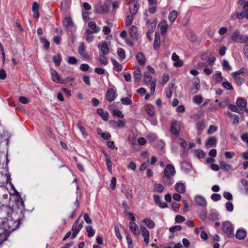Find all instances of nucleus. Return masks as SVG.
<instances>
[{"mask_svg": "<svg viewBox=\"0 0 248 248\" xmlns=\"http://www.w3.org/2000/svg\"><path fill=\"white\" fill-rule=\"evenodd\" d=\"M175 190L180 193H183L186 191L185 186L183 183H178L175 186Z\"/></svg>", "mask_w": 248, "mask_h": 248, "instance_id": "20", "label": "nucleus"}, {"mask_svg": "<svg viewBox=\"0 0 248 248\" xmlns=\"http://www.w3.org/2000/svg\"><path fill=\"white\" fill-rule=\"evenodd\" d=\"M152 79V76L150 73L148 72H145L143 75V80L146 83H149Z\"/></svg>", "mask_w": 248, "mask_h": 248, "instance_id": "38", "label": "nucleus"}, {"mask_svg": "<svg viewBox=\"0 0 248 248\" xmlns=\"http://www.w3.org/2000/svg\"><path fill=\"white\" fill-rule=\"evenodd\" d=\"M226 208L227 211L232 212L233 209V205L232 202H228L226 203Z\"/></svg>", "mask_w": 248, "mask_h": 248, "instance_id": "57", "label": "nucleus"}, {"mask_svg": "<svg viewBox=\"0 0 248 248\" xmlns=\"http://www.w3.org/2000/svg\"><path fill=\"white\" fill-rule=\"evenodd\" d=\"M111 123H113L115 126L118 127L123 128L125 125V122L121 120H119L118 122L112 121Z\"/></svg>", "mask_w": 248, "mask_h": 248, "instance_id": "37", "label": "nucleus"}, {"mask_svg": "<svg viewBox=\"0 0 248 248\" xmlns=\"http://www.w3.org/2000/svg\"><path fill=\"white\" fill-rule=\"evenodd\" d=\"M244 17H245V16H244V14L243 13V12L241 13H236L232 15L231 16V18L232 20H235L236 18L242 19Z\"/></svg>", "mask_w": 248, "mask_h": 248, "instance_id": "39", "label": "nucleus"}, {"mask_svg": "<svg viewBox=\"0 0 248 248\" xmlns=\"http://www.w3.org/2000/svg\"><path fill=\"white\" fill-rule=\"evenodd\" d=\"M133 20V16H128L126 17L125 24L126 26L131 25Z\"/></svg>", "mask_w": 248, "mask_h": 248, "instance_id": "58", "label": "nucleus"}, {"mask_svg": "<svg viewBox=\"0 0 248 248\" xmlns=\"http://www.w3.org/2000/svg\"><path fill=\"white\" fill-rule=\"evenodd\" d=\"M98 61L102 65H106L108 63V60L104 54L99 56Z\"/></svg>", "mask_w": 248, "mask_h": 248, "instance_id": "41", "label": "nucleus"}, {"mask_svg": "<svg viewBox=\"0 0 248 248\" xmlns=\"http://www.w3.org/2000/svg\"><path fill=\"white\" fill-rule=\"evenodd\" d=\"M134 77L136 81H139L140 79L141 74L139 67H136L134 73Z\"/></svg>", "mask_w": 248, "mask_h": 248, "instance_id": "26", "label": "nucleus"}, {"mask_svg": "<svg viewBox=\"0 0 248 248\" xmlns=\"http://www.w3.org/2000/svg\"><path fill=\"white\" fill-rule=\"evenodd\" d=\"M247 235V233L244 230L240 229L236 232L235 236L240 240L244 239Z\"/></svg>", "mask_w": 248, "mask_h": 248, "instance_id": "23", "label": "nucleus"}, {"mask_svg": "<svg viewBox=\"0 0 248 248\" xmlns=\"http://www.w3.org/2000/svg\"><path fill=\"white\" fill-rule=\"evenodd\" d=\"M178 13L176 10L171 11L169 15L170 21L173 23L177 17Z\"/></svg>", "mask_w": 248, "mask_h": 248, "instance_id": "29", "label": "nucleus"}, {"mask_svg": "<svg viewBox=\"0 0 248 248\" xmlns=\"http://www.w3.org/2000/svg\"><path fill=\"white\" fill-rule=\"evenodd\" d=\"M116 178L115 177H112L111 180V182H110V188L114 190L116 187Z\"/></svg>", "mask_w": 248, "mask_h": 248, "instance_id": "59", "label": "nucleus"}, {"mask_svg": "<svg viewBox=\"0 0 248 248\" xmlns=\"http://www.w3.org/2000/svg\"><path fill=\"white\" fill-rule=\"evenodd\" d=\"M129 33L131 38L134 40L138 39L139 33L138 31V28L135 26H132L130 29Z\"/></svg>", "mask_w": 248, "mask_h": 248, "instance_id": "13", "label": "nucleus"}, {"mask_svg": "<svg viewBox=\"0 0 248 248\" xmlns=\"http://www.w3.org/2000/svg\"><path fill=\"white\" fill-rule=\"evenodd\" d=\"M112 114L113 115H116L119 118H123L124 117V115L123 114L122 112L118 110H116V109L113 110Z\"/></svg>", "mask_w": 248, "mask_h": 248, "instance_id": "56", "label": "nucleus"}, {"mask_svg": "<svg viewBox=\"0 0 248 248\" xmlns=\"http://www.w3.org/2000/svg\"><path fill=\"white\" fill-rule=\"evenodd\" d=\"M79 218L74 223L73 227H72V231H73V233L71 235V238L74 239L78 233L79 232L80 229L82 228V226L78 227V223L79 222Z\"/></svg>", "mask_w": 248, "mask_h": 248, "instance_id": "7", "label": "nucleus"}, {"mask_svg": "<svg viewBox=\"0 0 248 248\" xmlns=\"http://www.w3.org/2000/svg\"><path fill=\"white\" fill-rule=\"evenodd\" d=\"M136 59L140 65H144L145 63V58L143 53L138 52L136 55Z\"/></svg>", "mask_w": 248, "mask_h": 248, "instance_id": "25", "label": "nucleus"}, {"mask_svg": "<svg viewBox=\"0 0 248 248\" xmlns=\"http://www.w3.org/2000/svg\"><path fill=\"white\" fill-rule=\"evenodd\" d=\"M97 114L100 116L102 119L105 121H107L108 118V113L107 112H104L102 108H98L97 110Z\"/></svg>", "mask_w": 248, "mask_h": 248, "instance_id": "21", "label": "nucleus"}, {"mask_svg": "<svg viewBox=\"0 0 248 248\" xmlns=\"http://www.w3.org/2000/svg\"><path fill=\"white\" fill-rule=\"evenodd\" d=\"M114 69L117 72H121L122 70V66L117 61L114 59L111 60Z\"/></svg>", "mask_w": 248, "mask_h": 248, "instance_id": "34", "label": "nucleus"}, {"mask_svg": "<svg viewBox=\"0 0 248 248\" xmlns=\"http://www.w3.org/2000/svg\"><path fill=\"white\" fill-rule=\"evenodd\" d=\"M180 124L177 121H174L172 123L171 127V132L173 135H177L180 130Z\"/></svg>", "mask_w": 248, "mask_h": 248, "instance_id": "8", "label": "nucleus"}, {"mask_svg": "<svg viewBox=\"0 0 248 248\" xmlns=\"http://www.w3.org/2000/svg\"><path fill=\"white\" fill-rule=\"evenodd\" d=\"M97 134L100 135L102 138L105 140H108L111 135L109 133H103L101 129L98 128L97 129Z\"/></svg>", "mask_w": 248, "mask_h": 248, "instance_id": "30", "label": "nucleus"}, {"mask_svg": "<svg viewBox=\"0 0 248 248\" xmlns=\"http://www.w3.org/2000/svg\"><path fill=\"white\" fill-rule=\"evenodd\" d=\"M88 25L89 27L93 31L94 33H97L100 30V28L97 26L95 23L93 21L89 22Z\"/></svg>", "mask_w": 248, "mask_h": 248, "instance_id": "27", "label": "nucleus"}, {"mask_svg": "<svg viewBox=\"0 0 248 248\" xmlns=\"http://www.w3.org/2000/svg\"><path fill=\"white\" fill-rule=\"evenodd\" d=\"M140 230L142 232V236L144 237H147L149 236V231L144 226H140Z\"/></svg>", "mask_w": 248, "mask_h": 248, "instance_id": "48", "label": "nucleus"}, {"mask_svg": "<svg viewBox=\"0 0 248 248\" xmlns=\"http://www.w3.org/2000/svg\"><path fill=\"white\" fill-rule=\"evenodd\" d=\"M107 166L109 172H111L112 170V163L110 159V157H107V158L105 159Z\"/></svg>", "mask_w": 248, "mask_h": 248, "instance_id": "52", "label": "nucleus"}, {"mask_svg": "<svg viewBox=\"0 0 248 248\" xmlns=\"http://www.w3.org/2000/svg\"><path fill=\"white\" fill-rule=\"evenodd\" d=\"M203 101V97L200 95H196L193 98V102L197 104H200Z\"/></svg>", "mask_w": 248, "mask_h": 248, "instance_id": "45", "label": "nucleus"}, {"mask_svg": "<svg viewBox=\"0 0 248 248\" xmlns=\"http://www.w3.org/2000/svg\"><path fill=\"white\" fill-rule=\"evenodd\" d=\"M222 85L224 88L227 90H231L233 89L232 86L228 81L223 82Z\"/></svg>", "mask_w": 248, "mask_h": 248, "instance_id": "54", "label": "nucleus"}, {"mask_svg": "<svg viewBox=\"0 0 248 248\" xmlns=\"http://www.w3.org/2000/svg\"><path fill=\"white\" fill-rule=\"evenodd\" d=\"M129 227L130 231L135 234L139 235L140 231L138 225L134 222H130L129 223Z\"/></svg>", "mask_w": 248, "mask_h": 248, "instance_id": "15", "label": "nucleus"}, {"mask_svg": "<svg viewBox=\"0 0 248 248\" xmlns=\"http://www.w3.org/2000/svg\"><path fill=\"white\" fill-rule=\"evenodd\" d=\"M67 62L69 64H75L77 62V60L74 57H69Z\"/></svg>", "mask_w": 248, "mask_h": 248, "instance_id": "63", "label": "nucleus"}, {"mask_svg": "<svg viewBox=\"0 0 248 248\" xmlns=\"http://www.w3.org/2000/svg\"><path fill=\"white\" fill-rule=\"evenodd\" d=\"M175 173L174 167L172 165H167L164 169L162 176L163 182L168 186H171L173 183V177Z\"/></svg>", "mask_w": 248, "mask_h": 248, "instance_id": "1", "label": "nucleus"}, {"mask_svg": "<svg viewBox=\"0 0 248 248\" xmlns=\"http://www.w3.org/2000/svg\"><path fill=\"white\" fill-rule=\"evenodd\" d=\"M142 222L145 223L147 227H148L150 229L154 228L155 226V222L152 220L149 219L148 218H144Z\"/></svg>", "mask_w": 248, "mask_h": 248, "instance_id": "28", "label": "nucleus"}, {"mask_svg": "<svg viewBox=\"0 0 248 248\" xmlns=\"http://www.w3.org/2000/svg\"><path fill=\"white\" fill-rule=\"evenodd\" d=\"M238 108H245L247 106V101L243 98H238L236 102Z\"/></svg>", "mask_w": 248, "mask_h": 248, "instance_id": "24", "label": "nucleus"}, {"mask_svg": "<svg viewBox=\"0 0 248 248\" xmlns=\"http://www.w3.org/2000/svg\"><path fill=\"white\" fill-rule=\"evenodd\" d=\"M211 199L214 201H218L221 199V196L219 194H213L211 195Z\"/></svg>", "mask_w": 248, "mask_h": 248, "instance_id": "64", "label": "nucleus"}, {"mask_svg": "<svg viewBox=\"0 0 248 248\" xmlns=\"http://www.w3.org/2000/svg\"><path fill=\"white\" fill-rule=\"evenodd\" d=\"M129 11L132 15H134L139 9L138 2L137 0H130Z\"/></svg>", "mask_w": 248, "mask_h": 248, "instance_id": "5", "label": "nucleus"}, {"mask_svg": "<svg viewBox=\"0 0 248 248\" xmlns=\"http://www.w3.org/2000/svg\"><path fill=\"white\" fill-rule=\"evenodd\" d=\"M168 27V25L167 21H164L162 22L160 28V31L162 34H164L166 32Z\"/></svg>", "mask_w": 248, "mask_h": 248, "instance_id": "42", "label": "nucleus"}, {"mask_svg": "<svg viewBox=\"0 0 248 248\" xmlns=\"http://www.w3.org/2000/svg\"><path fill=\"white\" fill-rule=\"evenodd\" d=\"M182 227V226L180 225H176L173 226L172 227H170L169 229V231L170 232L173 233L177 231H180L181 230Z\"/></svg>", "mask_w": 248, "mask_h": 248, "instance_id": "49", "label": "nucleus"}, {"mask_svg": "<svg viewBox=\"0 0 248 248\" xmlns=\"http://www.w3.org/2000/svg\"><path fill=\"white\" fill-rule=\"evenodd\" d=\"M185 218L181 215H177L175 217V220L177 223H181L185 220Z\"/></svg>", "mask_w": 248, "mask_h": 248, "instance_id": "61", "label": "nucleus"}, {"mask_svg": "<svg viewBox=\"0 0 248 248\" xmlns=\"http://www.w3.org/2000/svg\"><path fill=\"white\" fill-rule=\"evenodd\" d=\"M222 230L229 237H232L234 235L233 227L230 222L227 221L223 224Z\"/></svg>", "mask_w": 248, "mask_h": 248, "instance_id": "3", "label": "nucleus"}, {"mask_svg": "<svg viewBox=\"0 0 248 248\" xmlns=\"http://www.w3.org/2000/svg\"><path fill=\"white\" fill-rule=\"evenodd\" d=\"M213 78L216 82H220L223 78L221 73L220 72H217V73L213 75Z\"/></svg>", "mask_w": 248, "mask_h": 248, "instance_id": "35", "label": "nucleus"}, {"mask_svg": "<svg viewBox=\"0 0 248 248\" xmlns=\"http://www.w3.org/2000/svg\"><path fill=\"white\" fill-rule=\"evenodd\" d=\"M232 75L238 85H241L244 82V77L237 74V73H232Z\"/></svg>", "mask_w": 248, "mask_h": 248, "instance_id": "12", "label": "nucleus"}, {"mask_svg": "<svg viewBox=\"0 0 248 248\" xmlns=\"http://www.w3.org/2000/svg\"><path fill=\"white\" fill-rule=\"evenodd\" d=\"M41 41L42 43L43 44L44 48L46 49L49 48L50 43L45 37L41 38Z\"/></svg>", "mask_w": 248, "mask_h": 248, "instance_id": "46", "label": "nucleus"}, {"mask_svg": "<svg viewBox=\"0 0 248 248\" xmlns=\"http://www.w3.org/2000/svg\"><path fill=\"white\" fill-rule=\"evenodd\" d=\"M107 100L110 102L113 101L115 98V92L112 89H109L106 94Z\"/></svg>", "mask_w": 248, "mask_h": 248, "instance_id": "18", "label": "nucleus"}, {"mask_svg": "<svg viewBox=\"0 0 248 248\" xmlns=\"http://www.w3.org/2000/svg\"><path fill=\"white\" fill-rule=\"evenodd\" d=\"M131 95H129V97H123L121 99V103L124 105H130L132 104V101L131 99Z\"/></svg>", "mask_w": 248, "mask_h": 248, "instance_id": "32", "label": "nucleus"}, {"mask_svg": "<svg viewBox=\"0 0 248 248\" xmlns=\"http://www.w3.org/2000/svg\"><path fill=\"white\" fill-rule=\"evenodd\" d=\"M86 231L88 232V236L89 237L93 236L94 234V230H93L92 226H87L86 227Z\"/></svg>", "mask_w": 248, "mask_h": 248, "instance_id": "47", "label": "nucleus"}, {"mask_svg": "<svg viewBox=\"0 0 248 248\" xmlns=\"http://www.w3.org/2000/svg\"><path fill=\"white\" fill-rule=\"evenodd\" d=\"M50 74L52 77V79L54 82L61 84L65 83V81L61 78L60 76L56 70L51 69Z\"/></svg>", "mask_w": 248, "mask_h": 248, "instance_id": "4", "label": "nucleus"}, {"mask_svg": "<svg viewBox=\"0 0 248 248\" xmlns=\"http://www.w3.org/2000/svg\"><path fill=\"white\" fill-rule=\"evenodd\" d=\"M39 6L37 2H34L32 6V11L33 13V16L35 18H38L39 17Z\"/></svg>", "mask_w": 248, "mask_h": 248, "instance_id": "17", "label": "nucleus"}, {"mask_svg": "<svg viewBox=\"0 0 248 248\" xmlns=\"http://www.w3.org/2000/svg\"><path fill=\"white\" fill-rule=\"evenodd\" d=\"M219 166L221 169L226 171H233L234 169L232 165L227 164L223 161L219 162Z\"/></svg>", "mask_w": 248, "mask_h": 248, "instance_id": "14", "label": "nucleus"}, {"mask_svg": "<svg viewBox=\"0 0 248 248\" xmlns=\"http://www.w3.org/2000/svg\"><path fill=\"white\" fill-rule=\"evenodd\" d=\"M234 73H237V74L242 76L243 77H246L247 76V73L244 68H241L238 71H236Z\"/></svg>", "mask_w": 248, "mask_h": 248, "instance_id": "62", "label": "nucleus"}, {"mask_svg": "<svg viewBox=\"0 0 248 248\" xmlns=\"http://www.w3.org/2000/svg\"><path fill=\"white\" fill-rule=\"evenodd\" d=\"M126 238L127 242L128 243V247L129 248H133V245L132 243V239L129 235L127 233L126 234Z\"/></svg>", "mask_w": 248, "mask_h": 248, "instance_id": "51", "label": "nucleus"}, {"mask_svg": "<svg viewBox=\"0 0 248 248\" xmlns=\"http://www.w3.org/2000/svg\"><path fill=\"white\" fill-rule=\"evenodd\" d=\"M222 66H223V69L226 71H229V70H231L232 69V67L230 65L229 62L226 60H223Z\"/></svg>", "mask_w": 248, "mask_h": 248, "instance_id": "44", "label": "nucleus"}, {"mask_svg": "<svg viewBox=\"0 0 248 248\" xmlns=\"http://www.w3.org/2000/svg\"><path fill=\"white\" fill-rule=\"evenodd\" d=\"M195 201L198 205L201 206L205 207L207 205L206 201L201 196H196L195 197Z\"/></svg>", "mask_w": 248, "mask_h": 248, "instance_id": "11", "label": "nucleus"}, {"mask_svg": "<svg viewBox=\"0 0 248 248\" xmlns=\"http://www.w3.org/2000/svg\"><path fill=\"white\" fill-rule=\"evenodd\" d=\"M217 130V128L216 126L211 125L209 126L208 130H207V133L208 134H211L213 133L216 132Z\"/></svg>", "mask_w": 248, "mask_h": 248, "instance_id": "60", "label": "nucleus"}, {"mask_svg": "<svg viewBox=\"0 0 248 248\" xmlns=\"http://www.w3.org/2000/svg\"><path fill=\"white\" fill-rule=\"evenodd\" d=\"M231 39L234 42L244 44L248 42V35L241 33L240 31L237 29L232 32Z\"/></svg>", "mask_w": 248, "mask_h": 248, "instance_id": "2", "label": "nucleus"}, {"mask_svg": "<svg viewBox=\"0 0 248 248\" xmlns=\"http://www.w3.org/2000/svg\"><path fill=\"white\" fill-rule=\"evenodd\" d=\"M171 58L172 60L174 62L173 65L175 67H179L183 66V61L180 60L179 57L175 53H172Z\"/></svg>", "mask_w": 248, "mask_h": 248, "instance_id": "9", "label": "nucleus"}, {"mask_svg": "<svg viewBox=\"0 0 248 248\" xmlns=\"http://www.w3.org/2000/svg\"><path fill=\"white\" fill-rule=\"evenodd\" d=\"M164 189V186L160 184H156L154 186V191L157 192L162 193Z\"/></svg>", "mask_w": 248, "mask_h": 248, "instance_id": "36", "label": "nucleus"}, {"mask_svg": "<svg viewBox=\"0 0 248 248\" xmlns=\"http://www.w3.org/2000/svg\"><path fill=\"white\" fill-rule=\"evenodd\" d=\"M78 53L82 56L84 59L86 60H90L91 57L88 55L86 52V47L83 43L80 44V46L78 49Z\"/></svg>", "mask_w": 248, "mask_h": 248, "instance_id": "6", "label": "nucleus"}, {"mask_svg": "<svg viewBox=\"0 0 248 248\" xmlns=\"http://www.w3.org/2000/svg\"><path fill=\"white\" fill-rule=\"evenodd\" d=\"M229 108L233 112H237L238 113H242V112H241V109H239L237 106H235L234 105L232 104H229Z\"/></svg>", "mask_w": 248, "mask_h": 248, "instance_id": "43", "label": "nucleus"}, {"mask_svg": "<svg viewBox=\"0 0 248 248\" xmlns=\"http://www.w3.org/2000/svg\"><path fill=\"white\" fill-rule=\"evenodd\" d=\"M117 53L122 60H124L125 58V52L123 48L118 49Z\"/></svg>", "mask_w": 248, "mask_h": 248, "instance_id": "53", "label": "nucleus"}, {"mask_svg": "<svg viewBox=\"0 0 248 248\" xmlns=\"http://www.w3.org/2000/svg\"><path fill=\"white\" fill-rule=\"evenodd\" d=\"M223 197L228 201H231L232 199V196L230 192L225 191L223 193Z\"/></svg>", "mask_w": 248, "mask_h": 248, "instance_id": "55", "label": "nucleus"}, {"mask_svg": "<svg viewBox=\"0 0 248 248\" xmlns=\"http://www.w3.org/2000/svg\"><path fill=\"white\" fill-rule=\"evenodd\" d=\"M109 10L108 5L104 3L101 6H97L95 8V11L97 13L104 14L107 13Z\"/></svg>", "mask_w": 248, "mask_h": 248, "instance_id": "10", "label": "nucleus"}, {"mask_svg": "<svg viewBox=\"0 0 248 248\" xmlns=\"http://www.w3.org/2000/svg\"><path fill=\"white\" fill-rule=\"evenodd\" d=\"M62 23L64 26L66 28H68L69 27H73L74 26V23L73 22L71 17H66L64 18L62 21Z\"/></svg>", "mask_w": 248, "mask_h": 248, "instance_id": "22", "label": "nucleus"}, {"mask_svg": "<svg viewBox=\"0 0 248 248\" xmlns=\"http://www.w3.org/2000/svg\"><path fill=\"white\" fill-rule=\"evenodd\" d=\"M205 127V125L204 122L203 121H199L197 123V129L200 131L198 132V135L201 134V132L204 129Z\"/></svg>", "mask_w": 248, "mask_h": 248, "instance_id": "33", "label": "nucleus"}, {"mask_svg": "<svg viewBox=\"0 0 248 248\" xmlns=\"http://www.w3.org/2000/svg\"><path fill=\"white\" fill-rule=\"evenodd\" d=\"M101 50L104 55H107L109 51V47L107 43H102L101 46Z\"/></svg>", "mask_w": 248, "mask_h": 248, "instance_id": "31", "label": "nucleus"}, {"mask_svg": "<svg viewBox=\"0 0 248 248\" xmlns=\"http://www.w3.org/2000/svg\"><path fill=\"white\" fill-rule=\"evenodd\" d=\"M217 140L215 137H211L208 138L205 143L206 147L210 148L215 146L217 144Z\"/></svg>", "mask_w": 248, "mask_h": 248, "instance_id": "16", "label": "nucleus"}, {"mask_svg": "<svg viewBox=\"0 0 248 248\" xmlns=\"http://www.w3.org/2000/svg\"><path fill=\"white\" fill-rule=\"evenodd\" d=\"M160 44V35L159 34L155 32V37L154 42V49L156 50H158L159 48Z\"/></svg>", "mask_w": 248, "mask_h": 248, "instance_id": "19", "label": "nucleus"}, {"mask_svg": "<svg viewBox=\"0 0 248 248\" xmlns=\"http://www.w3.org/2000/svg\"><path fill=\"white\" fill-rule=\"evenodd\" d=\"M53 61L56 66L60 65L61 62V58L60 55L57 54L53 57Z\"/></svg>", "mask_w": 248, "mask_h": 248, "instance_id": "40", "label": "nucleus"}, {"mask_svg": "<svg viewBox=\"0 0 248 248\" xmlns=\"http://www.w3.org/2000/svg\"><path fill=\"white\" fill-rule=\"evenodd\" d=\"M156 27V23H155L154 24H152L150 27V29L148 30L147 32V37L150 39V34L153 32L155 30Z\"/></svg>", "mask_w": 248, "mask_h": 248, "instance_id": "50", "label": "nucleus"}]
</instances>
